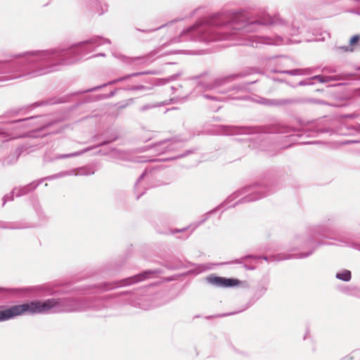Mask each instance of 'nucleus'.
Listing matches in <instances>:
<instances>
[{
    "label": "nucleus",
    "instance_id": "1",
    "mask_svg": "<svg viewBox=\"0 0 360 360\" xmlns=\"http://www.w3.org/2000/svg\"><path fill=\"white\" fill-rule=\"evenodd\" d=\"M133 285V276L112 282H102L89 285L74 286L72 282H55L39 285L7 288L0 287V300L11 298L15 294L37 293L43 296L70 295L69 297H52L44 300H32L11 306L0 305V322L13 319L25 314H44L49 312H73L86 309L101 311L112 304L114 300H120L122 297L126 304L133 306V292L122 291L94 298L80 295L98 294L120 287Z\"/></svg>",
    "mask_w": 360,
    "mask_h": 360
},
{
    "label": "nucleus",
    "instance_id": "2",
    "mask_svg": "<svg viewBox=\"0 0 360 360\" xmlns=\"http://www.w3.org/2000/svg\"><path fill=\"white\" fill-rule=\"evenodd\" d=\"M281 20L269 14L250 16L243 10L229 11L215 13L201 24H195L184 30L173 40L174 42L195 41L211 42L231 38H244V45L259 48L261 44H278L269 37L259 38L256 35H246L257 32L264 25L278 23Z\"/></svg>",
    "mask_w": 360,
    "mask_h": 360
},
{
    "label": "nucleus",
    "instance_id": "3",
    "mask_svg": "<svg viewBox=\"0 0 360 360\" xmlns=\"http://www.w3.org/2000/svg\"><path fill=\"white\" fill-rule=\"evenodd\" d=\"M83 56V41L69 47L32 50L0 60V82L22 77H35L70 65Z\"/></svg>",
    "mask_w": 360,
    "mask_h": 360
},
{
    "label": "nucleus",
    "instance_id": "4",
    "mask_svg": "<svg viewBox=\"0 0 360 360\" xmlns=\"http://www.w3.org/2000/svg\"><path fill=\"white\" fill-rule=\"evenodd\" d=\"M276 185L275 181L271 178H264L254 184L244 186L233 192L217 207L203 214L202 216V219L200 221L195 222L194 224L193 231L199 226L203 224L209 219L211 214L216 213L220 209L226 207L227 205L231 203L232 201L243 194L250 192L249 194L240 198L233 205H231L230 207H233L239 204H243L260 200L276 192Z\"/></svg>",
    "mask_w": 360,
    "mask_h": 360
},
{
    "label": "nucleus",
    "instance_id": "5",
    "mask_svg": "<svg viewBox=\"0 0 360 360\" xmlns=\"http://www.w3.org/2000/svg\"><path fill=\"white\" fill-rule=\"evenodd\" d=\"M337 217L328 215L318 225L311 227L308 233L295 236L293 240V249L302 250L292 255V258L303 259L311 256L316 250L324 243L322 238H330L331 226L335 224Z\"/></svg>",
    "mask_w": 360,
    "mask_h": 360
},
{
    "label": "nucleus",
    "instance_id": "6",
    "mask_svg": "<svg viewBox=\"0 0 360 360\" xmlns=\"http://www.w3.org/2000/svg\"><path fill=\"white\" fill-rule=\"evenodd\" d=\"M216 134L231 136L235 134H292V136H302L306 134L310 136L312 132L319 131L309 128L299 129L288 125L276 123L264 126H234L218 125L216 127Z\"/></svg>",
    "mask_w": 360,
    "mask_h": 360
},
{
    "label": "nucleus",
    "instance_id": "7",
    "mask_svg": "<svg viewBox=\"0 0 360 360\" xmlns=\"http://www.w3.org/2000/svg\"><path fill=\"white\" fill-rule=\"evenodd\" d=\"M207 283L217 288H235L240 286L243 288H250V284L247 281H240L237 278L219 276L216 274H212L205 278Z\"/></svg>",
    "mask_w": 360,
    "mask_h": 360
},
{
    "label": "nucleus",
    "instance_id": "8",
    "mask_svg": "<svg viewBox=\"0 0 360 360\" xmlns=\"http://www.w3.org/2000/svg\"><path fill=\"white\" fill-rule=\"evenodd\" d=\"M270 283V281L269 278H264L258 281L257 285L252 288L251 295L248 300V302L246 303L245 307L239 310L238 311L231 312L229 314H219L216 316L217 317H223L229 315H234L239 312L243 311L251 306L255 304L259 299H261L267 292L268 288Z\"/></svg>",
    "mask_w": 360,
    "mask_h": 360
},
{
    "label": "nucleus",
    "instance_id": "9",
    "mask_svg": "<svg viewBox=\"0 0 360 360\" xmlns=\"http://www.w3.org/2000/svg\"><path fill=\"white\" fill-rule=\"evenodd\" d=\"M252 73V70H245L239 73L231 74L224 77L216 78L212 82L205 83L198 82L197 87H201L205 91L214 90L219 86H221L229 82L234 81L238 78H242Z\"/></svg>",
    "mask_w": 360,
    "mask_h": 360
},
{
    "label": "nucleus",
    "instance_id": "10",
    "mask_svg": "<svg viewBox=\"0 0 360 360\" xmlns=\"http://www.w3.org/2000/svg\"><path fill=\"white\" fill-rule=\"evenodd\" d=\"M156 74V71H154V70H148V71H143V72H133V73H131V74H127L123 77H120L117 79H113V80H111L107 83H104L101 85H98V86H96L94 87H92V88H89V89H84V90H82L81 91H78V92H76L75 94H84V93H89V92H93V91H96L97 90H99L105 86H109V85H114V84H116L118 82H123V81H125L129 78H131V77H139V76H141V75H155Z\"/></svg>",
    "mask_w": 360,
    "mask_h": 360
},
{
    "label": "nucleus",
    "instance_id": "11",
    "mask_svg": "<svg viewBox=\"0 0 360 360\" xmlns=\"http://www.w3.org/2000/svg\"><path fill=\"white\" fill-rule=\"evenodd\" d=\"M66 173H59L54 175L48 176L36 181H33L32 182L25 186L17 187L18 189L16 191V197H21L35 190L45 180H52L58 177L63 176Z\"/></svg>",
    "mask_w": 360,
    "mask_h": 360
},
{
    "label": "nucleus",
    "instance_id": "12",
    "mask_svg": "<svg viewBox=\"0 0 360 360\" xmlns=\"http://www.w3.org/2000/svg\"><path fill=\"white\" fill-rule=\"evenodd\" d=\"M118 139V136L117 135H115L114 136L111 137V138H108L105 140H104L103 141L99 143L98 144L96 145V146H90V147H87V148H85L81 150H79V151H77V152H74V153H66V154H60V155H57L56 157H55V160H60V159H65V158H74V157H77V156H79L86 152H89L91 150L94 149V148H98V147H101V146H104L105 145H108L110 143H112L115 141H117Z\"/></svg>",
    "mask_w": 360,
    "mask_h": 360
},
{
    "label": "nucleus",
    "instance_id": "13",
    "mask_svg": "<svg viewBox=\"0 0 360 360\" xmlns=\"http://www.w3.org/2000/svg\"><path fill=\"white\" fill-rule=\"evenodd\" d=\"M125 257H120L114 261H111L103 267L102 273L108 276H114L117 275L121 270L122 266L126 262Z\"/></svg>",
    "mask_w": 360,
    "mask_h": 360
},
{
    "label": "nucleus",
    "instance_id": "14",
    "mask_svg": "<svg viewBox=\"0 0 360 360\" xmlns=\"http://www.w3.org/2000/svg\"><path fill=\"white\" fill-rule=\"evenodd\" d=\"M181 75L182 73L179 72L165 78H144L141 79V82L144 84H148V86H152L153 89L154 86H162L168 82L174 81Z\"/></svg>",
    "mask_w": 360,
    "mask_h": 360
},
{
    "label": "nucleus",
    "instance_id": "15",
    "mask_svg": "<svg viewBox=\"0 0 360 360\" xmlns=\"http://www.w3.org/2000/svg\"><path fill=\"white\" fill-rule=\"evenodd\" d=\"M70 97V95H67V96H64L49 97V98L43 99L41 101H39L34 103L31 105V107L37 108V107H40V106L53 105H56V104L66 103L69 101Z\"/></svg>",
    "mask_w": 360,
    "mask_h": 360
},
{
    "label": "nucleus",
    "instance_id": "16",
    "mask_svg": "<svg viewBox=\"0 0 360 360\" xmlns=\"http://www.w3.org/2000/svg\"><path fill=\"white\" fill-rule=\"evenodd\" d=\"M100 0H81L82 11L88 16H92L98 12Z\"/></svg>",
    "mask_w": 360,
    "mask_h": 360
},
{
    "label": "nucleus",
    "instance_id": "17",
    "mask_svg": "<svg viewBox=\"0 0 360 360\" xmlns=\"http://www.w3.org/2000/svg\"><path fill=\"white\" fill-rule=\"evenodd\" d=\"M164 266L169 270L174 271L182 269H187L191 266H195L196 264L189 261H186V262H183L179 258H172L165 262Z\"/></svg>",
    "mask_w": 360,
    "mask_h": 360
},
{
    "label": "nucleus",
    "instance_id": "18",
    "mask_svg": "<svg viewBox=\"0 0 360 360\" xmlns=\"http://www.w3.org/2000/svg\"><path fill=\"white\" fill-rule=\"evenodd\" d=\"M34 227H36V226L23 221L6 222L0 221V229H4L17 230Z\"/></svg>",
    "mask_w": 360,
    "mask_h": 360
},
{
    "label": "nucleus",
    "instance_id": "19",
    "mask_svg": "<svg viewBox=\"0 0 360 360\" xmlns=\"http://www.w3.org/2000/svg\"><path fill=\"white\" fill-rule=\"evenodd\" d=\"M24 148L22 147V146H20V147H18L13 153H11L10 155H8L4 160V166H10V165H15L20 156L22 155V153H23L24 151Z\"/></svg>",
    "mask_w": 360,
    "mask_h": 360
},
{
    "label": "nucleus",
    "instance_id": "20",
    "mask_svg": "<svg viewBox=\"0 0 360 360\" xmlns=\"http://www.w3.org/2000/svg\"><path fill=\"white\" fill-rule=\"evenodd\" d=\"M258 257V255H257ZM262 259L266 262H270V261H282V260H285V259H292V255H289L288 254H283V253H280V254H277V255H271V256H266V255H262V256H259V258H257V259Z\"/></svg>",
    "mask_w": 360,
    "mask_h": 360
},
{
    "label": "nucleus",
    "instance_id": "21",
    "mask_svg": "<svg viewBox=\"0 0 360 360\" xmlns=\"http://www.w3.org/2000/svg\"><path fill=\"white\" fill-rule=\"evenodd\" d=\"M340 290L349 296L355 297L360 299V288L357 286H342Z\"/></svg>",
    "mask_w": 360,
    "mask_h": 360
},
{
    "label": "nucleus",
    "instance_id": "22",
    "mask_svg": "<svg viewBox=\"0 0 360 360\" xmlns=\"http://www.w3.org/2000/svg\"><path fill=\"white\" fill-rule=\"evenodd\" d=\"M305 101V97L281 98V107L292 105H303Z\"/></svg>",
    "mask_w": 360,
    "mask_h": 360
},
{
    "label": "nucleus",
    "instance_id": "23",
    "mask_svg": "<svg viewBox=\"0 0 360 360\" xmlns=\"http://www.w3.org/2000/svg\"><path fill=\"white\" fill-rule=\"evenodd\" d=\"M72 173L75 176H89L94 174L95 173V170L92 167L86 165L74 169L72 171Z\"/></svg>",
    "mask_w": 360,
    "mask_h": 360
},
{
    "label": "nucleus",
    "instance_id": "24",
    "mask_svg": "<svg viewBox=\"0 0 360 360\" xmlns=\"http://www.w3.org/2000/svg\"><path fill=\"white\" fill-rule=\"evenodd\" d=\"M313 82L317 81L319 83L325 84L330 82H337L340 79L338 76H326L323 75H316L311 77Z\"/></svg>",
    "mask_w": 360,
    "mask_h": 360
},
{
    "label": "nucleus",
    "instance_id": "25",
    "mask_svg": "<svg viewBox=\"0 0 360 360\" xmlns=\"http://www.w3.org/2000/svg\"><path fill=\"white\" fill-rule=\"evenodd\" d=\"M335 278L345 282H349L352 278V272L348 269L341 270L336 273Z\"/></svg>",
    "mask_w": 360,
    "mask_h": 360
},
{
    "label": "nucleus",
    "instance_id": "26",
    "mask_svg": "<svg viewBox=\"0 0 360 360\" xmlns=\"http://www.w3.org/2000/svg\"><path fill=\"white\" fill-rule=\"evenodd\" d=\"M273 72L280 73V74H285L292 76L295 75H302V68H295L292 70H273Z\"/></svg>",
    "mask_w": 360,
    "mask_h": 360
},
{
    "label": "nucleus",
    "instance_id": "27",
    "mask_svg": "<svg viewBox=\"0 0 360 360\" xmlns=\"http://www.w3.org/2000/svg\"><path fill=\"white\" fill-rule=\"evenodd\" d=\"M172 101V99H170L169 101H165L163 102L155 103L154 104H146V105H143L140 108V110H141V111H146L147 110H149V109H151L153 108L169 105Z\"/></svg>",
    "mask_w": 360,
    "mask_h": 360
},
{
    "label": "nucleus",
    "instance_id": "28",
    "mask_svg": "<svg viewBox=\"0 0 360 360\" xmlns=\"http://www.w3.org/2000/svg\"><path fill=\"white\" fill-rule=\"evenodd\" d=\"M262 103L268 106L281 107V98H263Z\"/></svg>",
    "mask_w": 360,
    "mask_h": 360
},
{
    "label": "nucleus",
    "instance_id": "29",
    "mask_svg": "<svg viewBox=\"0 0 360 360\" xmlns=\"http://www.w3.org/2000/svg\"><path fill=\"white\" fill-rule=\"evenodd\" d=\"M179 20V19H174L165 24H163L162 25H160V27H156V28H152V29H146V30H141V29H139V28H136V30L139 31V32H144V33H151V32H153L156 30H160L169 25H172L176 22H178Z\"/></svg>",
    "mask_w": 360,
    "mask_h": 360
},
{
    "label": "nucleus",
    "instance_id": "30",
    "mask_svg": "<svg viewBox=\"0 0 360 360\" xmlns=\"http://www.w3.org/2000/svg\"><path fill=\"white\" fill-rule=\"evenodd\" d=\"M39 118H41V116H40V115L31 116V117H25L23 119L14 120L11 121V122L12 124L22 123L23 126H28V124H27L28 122H30V120H36V119H39Z\"/></svg>",
    "mask_w": 360,
    "mask_h": 360
},
{
    "label": "nucleus",
    "instance_id": "31",
    "mask_svg": "<svg viewBox=\"0 0 360 360\" xmlns=\"http://www.w3.org/2000/svg\"><path fill=\"white\" fill-rule=\"evenodd\" d=\"M257 258H259V257H257V255H252V254H248V255H246L239 259H236L235 260H233L231 262H230L229 263L230 264H243L244 261L247 260V259H257Z\"/></svg>",
    "mask_w": 360,
    "mask_h": 360
},
{
    "label": "nucleus",
    "instance_id": "32",
    "mask_svg": "<svg viewBox=\"0 0 360 360\" xmlns=\"http://www.w3.org/2000/svg\"><path fill=\"white\" fill-rule=\"evenodd\" d=\"M18 188L17 187H15L13 188V190L11 191V192L9 193V194H6L5 195L3 198H2V207H4L6 203L7 202V201H13L14 200V195H16V191H17Z\"/></svg>",
    "mask_w": 360,
    "mask_h": 360
},
{
    "label": "nucleus",
    "instance_id": "33",
    "mask_svg": "<svg viewBox=\"0 0 360 360\" xmlns=\"http://www.w3.org/2000/svg\"><path fill=\"white\" fill-rule=\"evenodd\" d=\"M304 104H319L328 105L329 103L324 100L305 97Z\"/></svg>",
    "mask_w": 360,
    "mask_h": 360
},
{
    "label": "nucleus",
    "instance_id": "34",
    "mask_svg": "<svg viewBox=\"0 0 360 360\" xmlns=\"http://www.w3.org/2000/svg\"><path fill=\"white\" fill-rule=\"evenodd\" d=\"M255 82H250L248 83H243L240 84H236L231 87L230 91H245L247 89V86L254 84Z\"/></svg>",
    "mask_w": 360,
    "mask_h": 360
},
{
    "label": "nucleus",
    "instance_id": "35",
    "mask_svg": "<svg viewBox=\"0 0 360 360\" xmlns=\"http://www.w3.org/2000/svg\"><path fill=\"white\" fill-rule=\"evenodd\" d=\"M197 150H198V148H192V149H188V150H185L181 154H179V155H176L175 157H173V158H170L169 160H174L185 158V157H186V156H188L189 155H191V154L194 153Z\"/></svg>",
    "mask_w": 360,
    "mask_h": 360
},
{
    "label": "nucleus",
    "instance_id": "36",
    "mask_svg": "<svg viewBox=\"0 0 360 360\" xmlns=\"http://www.w3.org/2000/svg\"><path fill=\"white\" fill-rule=\"evenodd\" d=\"M63 121V118L53 119L44 124V129L51 128L52 126L56 125Z\"/></svg>",
    "mask_w": 360,
    "mask_h": 360
},
{
    "label": "nucleus",
    "instance_id": "37",
    "mask_svg": "<svg viewBox=\"0 0 360 360\" xmlns=\"http://www.w3.org/2000/svg\"><path fill=\"white\" fill-rule=\"evenodd\" d=\"M122 62H124L126 64L131 65L132 64L135 60L140 59V57H136V58H129L123 55H120L118 57Z\"/></svg>",
    "mask_w": 360,
    "mask_h": 360
},
{
    "label": "nucleus",
    "instance_id": "38",
    "mask_svg": "<svg viewBox=\"0 0 360 360\" xmlns=\"http://www.w3.org/2000/svg\"><path fill=\"white\" fill-rule=\"evenodd\" d=\"M117 91H118V89H115L114 90L111 91L109 94H99L96 96V100L110 98L116 94Z\"/></svg>",
    "mask_w": 360,
    "mask_h": 360
},
{
    "label": "nucleus",
    "instance_id": "39",
    "mask_svg": "<svg viewBox=\"0 0 360 360\" xmlns=\"http://www.w3.org/2000/svg\"><path fill=\"white\" fill-rule=\"evenodd\" d=\"M148 174V169H146L143 173L139 176L138 179L136 180L135 184H134V191L136 192L139 189V185L141 183V181Z\"/></svg>",
    "mask_w": 360,
    "mask_h": 360
},
{
    "label": "nucleus",
    "instance_id": "40",
    "mask_svg": "<svg viewBox=\"0 0 360 360\" xmlns=\"http://www.w3.org/2000/svg\"><path fill=\"white\" fill-rule=\"evenodd\" d=\"M315 83L314 82H313L312 79H311V77H308V78H306L304 79H302L301 81H300L297 85V86H310V85H314Z\"/></svg>",
    "mask_w": 360,
    "mask_h": 360
},
{
    "label": "nucleus",
    "instance_id": "41",
    "mask_svg": "<svg viewBox=\"0 0 360 360\" xmlns=\"http://www.w3.org/2000/svg\"><path fill=\"white\" fill-rule=\"evenodd\" d=\"M318 70V68L311 67V68H302V75H310L315 72H316Z\"/></svg>",
    "mask_w": 360,
    "mask_h": 360
},
{
    "label": "nucleus",
    "instance_id": "42",
    "mask_svg": "<svg viewBox=\"0 0 360 360\" xmlns=\"http://www.w3.org/2000/svg\"><path fill=\"white\" fill-rule=\"evenodd\" d=\"M36 213L39 217V219L45 220L46 219V217L45 215L44 212L42 210L41 207H35Z\"/></svg>",
    "mask_w": 360,
    "mask_h": 360
},
{
    "label": "nucleus",
    "instance_id": "43",
    "mask_svg": "<svg viewBox=\"0 0 360 360\" xmlns=\"http://www.w3.org/2000/svg\"><path fill=\"white\" fill-rule=\"evenodd\" d=\"M201 271H202V269H201L200 266H198L197 269H191V270L187 271L181 274V276H189L191 274H197L200 273Z\"/></svg>",
    "mask_w": 360,
    "mask_h": 360
},
{
    "label": "nucleus",
    "instance_id": "44",
    "mask_svg": "<svg viewBox=\"0 0 360 360\" xmlns=\"http://www.w3.org/2000/svg\"><path fill=\"white\" fill-rule=\"evenodd\" d=\"M359 41H360V35L355 34L350 38L349 46H355L359 44Z\"/></svg>",
    "mask_w": 360,
    "mask_h": 360
},
{
    "label": "nucleus",
    "instance_id": "45",
    "mask_svg": "<svg viewBox=\"0 0 360 360\" xmlns=\"http://www.w3.org/2000/svg\"><path fill=\"white\" fill-rule=\"evenodd\" d=\"M336 51L340 52H349L353 51V49L350 46H337L335 48Z\"/></svg>",
    "mask_w": 360,
    "mask_h": 360
},
{
    "label": "nucleus",
    "instance_id": "46",
    "mask_svg": "<svg viewBox=\"0 0 360 360\" xmlns=\"http://www.w3.org/2000/svg\"><path fill=\"white\" fill-rule=\"evenodd\" d=\"M107 11H108V5L107 4L102 5L101 3L100 2L98 12H97L96 13H98V15H102Z\"/></svg>",
    "mask_w": 360,
    "mask_h": 360
},
{
    "label": "nucleus",
    "instance_id": "47",
    "mask_svg": "<svg viewBox=\"0 0 360 360\" xmlns=\"http://www.w3.org/2000/svg\"><path fill=\"white\" fill-rule=\"evenodd\" d=\"M322 72H326L328 73H335L337 72V69L333 67L325 66L321 69Z\"/></svg>",
    "mask_w": 360,
    "mask_h": 360
},
{
    "label": "nucleus",
    "instance_id": "48",
    "mask_svg": "<svg viewBox=\"0 0 360 360\" xmlns=\"http://www.w3.org/2000/svg\"><path fill=\"white\" fill-rule=\"evenodd\" d=\"M137 91H150L152 89V86H147L143 84H138L136 85Z\"/></svg>",
    "mask_w": 360,
    "mask_h": 360
},
{
    "label": "nucleus",
    "instance_id": "49",
    "mask_svg": "<svg viewBox=\"0 0 360 360\" xmlns=\"http://www.w3.org/2000/svg\"><path fill=\"white\" fill-rule=\"evenodd\" d=\"M189 227H184L183 229H170L169 230V233L171 234H176V233H182L184 231H185L186 230H187Z\"/></svg>",
    "mask_w": 360,
    "mask_h": 360
},
{
    "label": "nucleus",
    "instance_id": "50",
    "mask_svg": "<svg viewBox=\"0 0 360 360\" xmlns=\"http://www.w3.org/2000/svg\"><path fill=\"white\" fill-rule=\"evenodd\" d=\"M23 108H16V109H12L10 111H8L7 113L12 115L15 116L20 113L21 110H22Z\"/></svg>",
    "mask_w": 360,
    "mask_h": 360
},
{
    "label": "nucleus",
    "instance_id": "51",
    "mask_svg": "<svg viewBox=\"0 0 360 360\" xmlns=\"http://www.w3.org/2000/svg\"><path fill=\"white\" fill-rule=\"evenodd\" d=\"M351 248L358 250L360 251V244L354 242H352L349 245Z\"/></svg>",
    "mask_w": 360,
    "mask_h": 360
},
{
    "label": "nucleus",
    "instance_id": "52",
    "mask_svg": "<svg viewBox=\"0 0 360 360\" xmlns=\"http://www.w3.org/2000/svg\"><path fill=\"white\" fill-rule=\"evenodd\" d=\"M124 89L126 91H137L136 85H129V86H126Z\"/></svg>",
    "mask_w": 360,
    "mask_h": 360
},
{
    "label": "nucleus",
    "instance_id": "53",
    "mask_svg": "<svg viewBox=\"0 0 360 360\" xmlns=\"http://www.w3.org/2000/svg\"><path fill=\"white\" fill-rule=\"evenodd\" d=\"M207 74L206 72L202 73V74H200V75H195V76H193L191 77L190 79H193V80H197V79H199L200 78H201L202 77H203L204 75H205Z\"/></svg>",
    "mask_w": 360,
    "mask_h": 360
},
{
    "label": "nucleus",
    "instance_id": "54",
    "mask_svg": "<svg viewBox=\"0 0 360 360\" xmlns=\"http://www.w3.org/2000/svg\"><path fill=\"white\" fill-rule=\"evenodd\" d=\"M177 142H179V140H177L176 139H173L172 141L171 144L168 146L169 147L168 150H174L175 148V147L173 145L176 143Z\"/></svg>",
    "mask_w": 360,
    "mask_h": 360
},
{
    "label": "nucleus",
    "instance_id": "55",
    "mask_svg": "<svg viewBox=\"0 0 360 360\" xmlns=\"http://www.w3.org/2000/svg\"><path fill=\"white\" fill-rule=\"evenodd\" d=\"M243 267L246 269V270H255V266H253V265H249V264H243Z\"/></svg>",
    "mask_w": 360,
    "mask_h": 360
},
{
    "label": "nucleus",
    "instance_id": "56",
    "mask_svg": "<svg viewBox=\"0 0 360 360\" xmlns=\"http://www.w3.org/2000/svg\"><path fill=\"white\" fill-rule=\"evenodd\" d=\"M356 117V115L354 113L347 114L345 115V117L349 118V119H354Z\"/></svg>",
    "mask_w": 360,
    "mask_h": 360
},
{
    "label": "nucleus",
    "instance_id": "57",
    "mask_svg": "<svg viewBox=\"0 0 360 360\" xmlns=\"http://www.w3.org/2000/svg\"><path fill=\"white\" fill-rule=\"evenodd\" d=\"M273 80L275 82H280V83H285V82L286 81L284 79H281V78H278V77H274Z\"/></svg>",
    "mask_w": 360,
    "mask_h": 360
},
{
    "label": "nucleus",
    "instance_id": "58",
    "mask_svg": "<svg viewBox=\"0 0 360 360\" xmlns=\"http://www.w3.org/2000/svg\"><path fill=\"white\" fill-rule=\"evenodd\" d=\"M203 97L206 98L207 99H210V100H215L216 99V97H214L213 96H211V95H209V94H204Z\"/></svg>",
    "mask_w": 360,
    "mask_h": 360
},
{
    "label": "nucleus",
    "instance_id": "59",
    "mask_svg": "<svg viewBox=\"0 0 360 360\" xmlns=\"http://www.w3.org/2000/svg\"><path fill=\"white\" fill-rule=\"evenodd\" d=\"M285 83L288 85L289 86L292 87V88H296L297 86V84H294L292 83H290L288 82V81H285Z\"/></svg>",
    "mask_w": 360,
    "mask_h": 360
},
{
    "label": "nucleus",
    "instance_id": "60",
    "mask_svg": "<svg viewBox=\"0 0 360 360\" xmlns=\"http://www.w3.org/2000/svg\"><path fill=\"white\" fill-rule=\"evenodd\" d=\"M0 136H3V137H4V138H6V139H7V138H8V135L6 133H5L4 131H2V130H1V129H0Z\"/></svg>",
    "mask_w": 360,
    "mask_h": 360
},
{
    "label": "nucleus",
    "instance_id": "61",
    "mask_svg": "<svg viewBox=\"0 0 360 360\" xmlns=\"http://www.w3.org/2000/svg\"><path fill=\"white\" fill-rule=\"evenodd\" d=\"M143 194H144V192H141L140 194H138L136 198V200H139L141 197V195H143Z\"/></svg>",
    "mask_w": 360,
    "mask_h": 360
},
{
    "label": "nucleus",
    "instance_id": "62",
    "mask_svg": "<svg viewBox=\"0 0 360 360\" xmlns=\"http://www.w3.org/2000/svg\"><path fill=\"white\" fill-rule=\"evenodd\" d=\"M175 280V278L174 276H171V277H169L167 281H174Z\"/></svg>",
    "mask_w": 360,
    "mask_h": 360
},
{
    "label": "nucleus",
    "instance_id": "63",
    "mask_svg": "<svg viewBox=\"0 0 360 360\" xmlns=\"http://www.w3.org/2000/svg\"><path fill=\"white\" fill-rule=\"evenodd\" d=\"M357 142H358L357 141H347L345 142L344 143L347 144V143H357Z\"/></svg>",
    "mask_w": 360,
    "mask_h": 360
},
{
    "label": "nucleus",
    "instance_id": "64",
    "mask_svg": "<svg viewBox=\"0 0 360 360\" xmlns=\"http://www.w3.org/2000/svg\"><path fill=\"white\" fill-rule=\"evenodd\" d=\"M105 56V53H98V54L95 55L94 56H95V57H96V56Z\"/></svg>",
    "mask_w": 360,
    "mask_h": 360
}]
</instances>
